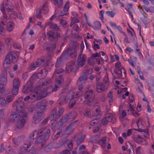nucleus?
<instances>
[{
    "mask_svg": "<svg viewBox=\"0 0 154 154\" xmlns=\"http://www.w3.org/2000/svg\"><path fill=\"white\" fill-rule=\"evenodd\" d=\"M42 111L40 112H37L34 114L33 116V122L35 124L39 123L42 120L41 118L42 116Z\"/></svg>",
    "mask_w": 154,
    "mask_h": 154,
    "instance_id": "nucleus-22",
    "label": "nucleus"
},
{
    "mask_svg": "<svg viewBox=\"0 0 154 154\" xmlns=\"http://www.w3.org/2000/svg\"><path fill=\"white\" fill-rule=\"evenodd\" d=\"M123 106H120L119 107V114L121 116L122 118L126 117L127 116V114L125 110H122Z\"/></svg>",
    "mask_w": 154,
    "mask_h": 154,
    "instance_id": "nucleus-45",
    "label": "nucleus"
},
{
    "mask_svg": "<svg viewBox=\"0 0 154 154\" xmlns=\"http://www.w3.org/2000/svg\"><path fill=\"white\" fill-rule=\"evenodd\" d=\"M101 26V25L99 21H96L94 23V25L92 26V27L94 29H99Z\"/></svg>",
    "mask_w": 154,
    "mask_h": 154,
    "instance_id": "nucleus-36",
    "label": "nucleus"
},
{
    "mask_svg": "<svg viewBox=\"0 0 154 154\" xmlns=\"http://www.w3.org/2000/svg\"><path fill=\"white\" fill-rule=\"evenodd\" d=\"M48 26L50 27L52 29H55L56 30H59L60 29L57 24L54 23L50 22L48 23Z\"/></svg>",
    "mask_w": 154,
    "mask_h": 154,
    "instance_id": "nucleus-40",
    "label": "nucleus"
},
{
    "mask_svg": "<svg viewBox=\"0 0 154 154\" xmlns=\"http://www.w3.org/2000/svg\"><path fill=\"white\" fill-rule=\"evenodd\" d=\"M105 118L108 122H111L112 120L113 117L110 113H107L105 116Z\"/></svg>",
    "mask_w": 154,
    "mask_h": 154,
    "instance_id": "nucleus-49",
    "label": "nucleus"
},
{
    "mask_svg": "<svg viewBox=\"0 0 154 154\" xmlns=\"http://www.w3.org/2000/svg\"><path fill=\"white\" fill-rule=\"evenodd\" d=\"M12 62L10 59L5 56V59L3 63V66L4 68L7 69L9 68L11 66V63Z\"/></svg>",
    "mask_w": 154,
    "mask_h": 154,
    "instance_id": "nucleus-28",
    "label": "nucleus"
},
{
    "mask_svg": "<svg viewBox=\"0 0 154 154\" xmlns=\"http://www.w3.org/2000/svg\"><path fill=\"white\" fill-rule=\"evenodd\" d=\"M45 62L44 59L40 58L38 59L37 61L32 63L30 65V68L31 70H35L37 67H38L42 64Z\"/></svg>",
    "mask_w": 154,
    "mask_h": 154,
    "instance_id": "nucleus-12",
    "label": "nucleus"
},
{
    "mask_svg": "<svg viewBox=\"0 0 154 154\" xmlns=\"http://www.w3.org/2000/svg\"><path fill=\"white\" fill-rule=\"evenodd\" d=\"M46 128L45 127H44L37 131L38 136H40L42 137L44 136V137L45 135L44 136H43V135L45 132H46L47 130L46 131Z\"/></svg>",
    "mask_w": 154,
    "mask_h": 154,
    "instance_id": "nucleus-34",
    "label": "nucleus"
},
{
    "mask_svg": "<svg viewBox=\"0 0 154 154\" xmlns=\"http://www.w3.org/2000/svg\"><path fill=\"white\" fill-rule=\"evenodd\" d=\"M86 59V56L84 54L79 55L78 57L77 65L79 67L83 66L85 63Z\"/></svg>",
    "mask_w": 154,
    "mask_h": 154,
    "instance_id": "nucleus-16",
    "label": "nucleus"
},
{
    "mask_svg": "<svg viewBox=\"0 0 154 154\" xmlns=\"http://www.w3.org/2000/svg\"><path fill=\"white\" fill-rule=\"evenodd\" d=\"M31 145V143L29 141H26L24 144L23 147L20 146L19 148L18 154H24V153L28 152L30 154H36V149L32 147L29 150L28 149Z\"/></svg>",
    "mask_w": 154,
    "mask_h": 154,
    "instance_id": "nucleus-4",
    "label": "nucleus"
},
{
    "mask_svg": "<svg viewBox=\"0 0 154 154\" xmlns=\"http://www.w3.org/2000/svg\"><path fill=\"white\" fill-rule=\"evenodd\" d=\"M14 27V23L11 21L9 22L7 24V30L9 32L12 31Z\"/></svg>",
    "mask_w": 154,
    "mask_h": 154,
    "instance_id": "nucleus-33",
    "label": "nucleus"
},
{
    "mask_svg": "<svg viewBox=\"0 0 154 154\" xmlns=\"http://www.w3.org/2000/svg\"><path fill=\"white\" fill-rule=\"evenodd\" d=\"M87 78L86 75H84L80 77L77 82V84H79L80 83L82 84L83 83V82L87 80Z\"/></svg>",
    "mask_w": 154,
    "mask_h": 154,
    "instance_id": "nucleus-43",
    "label": "nucleus"
},
{
    "mask_svg": "<svg viewBox=\"0 0 154 154\" xmlns=\"http://www.w3.org/2000/svg\"><path fill=\"white\" fill-rule=\"evenodd\" d=\"M43 147H44V150L45 152L48 153L50 152L53 148V144L52 143H50L48 145H46H46Z\"/></svg>",
    "mask_w": 154,
    "mask_h": 154,
    "instance_id": "nucleus-31",
    "label": "nucleus"
},
{
    "mask_svg": "<svg viewBox=\"0 0 154 154\" xmlns=\"http://www.w3.org/2000/svg\"><path fill=\"white\" fill-rule=\"evenodd\" d=\"M51 82L50 79L47 78L44 81H39L37 84L36 89L34 90V87L30 82H27L23 86L22 89L23 92L25 94H28L31 92H38L41 91V88L47 85Z\"/></svg>",
    "mask_w": 154,
    "mask_h": 154,
    "instance_id": "nucleus-2",
    "label": "nucleus"
},
{
    "mask_svg": "<svg viewBox=\"0 0 154 154\" xmlns=\"http://www.w3.org/2000/svg\"><path fill=\"white\" fill-rule=\"evenodd\" d=\"M70 95L68 94H67L66 97H65L64 96L61 97L58 100L59 104L61 105L63 103H67L68 102L69 103V97H70Z\"/></svg>",
    "mask_w": 154,
    "mask_h": 154,
    "instance_id": "nucleus-26",
    "label": "nucleus"
},
{
    "mask_svg": "<svg viewBox=\"0 0 154 154\" xmlns=\"http://www.w3.org/2000/svg\"><path fill=\"white\" fill-rule=\"evenodd\" d=\"M41 91H39V92H33L30 94L29 96L25 97L24 99V101H28L32 102L36 100H39L42 98L41 94Z\"/></svg>",
    "mask_w": 154,
    "mask_h": 154,
    "instance_id": "nucleus-6",
    "label": "nucleus"
},
{
    "mask_svg": "<svg viewBox=\"0 0 154 154\" xmlns=\"http://www.w3.org/2000/svg\"><path fill=\"white\" fill-rule=\"evenodd\" d=\"M64 70L63 69L61 68H60L57 69H56L55 70V72L54 74L53 75V76L54 77V76L55 73L59 74L60 73L63 72H64Z\"/></svg>",
    "mask_w": 154,
    "mask_h": 154,
    "instance_id": "nucleus-60",
    "label": "nucleus"
},
{
    "mask_svg": "<svg viewBox=\"0 0 154 154\" xmlns=\"http://www.w3.org/2000/svg\"><path fill=\"white\" fill-rule=\"evenodd\" d=\"M23 140V138L21 137H18L17 138H14L13 140V141L14 144L16 145H19Z\"/></svg>",
    "mask_w": 154,
    "mask_h": 154,
    "instance_id": "nucleus-38",
    "label": "nucleus"
},
{
    "mask_svg": "<svg viewBox=\"0 0 154 154\" xmlns=\"http://www.w3.org/2000/svg\"><path fill=\"white\" fill-rule=\"evenodd\" d=\"M8 4H9V6H8L6 4V7H7L6 10L8 12L12 11L14 8V6L12 5L11 3H8Z\"/></svg>",
    "mask_w": 154,
    "mask_h": 154,
    "instance_id": "nucleus-46",
    "label": "nucleus"
},
{
    "mask_svg": "<svg viewBox=\"0 0 154 154\" xmlns=\"http://www.w3.org/2000/svg\"><path fill=\"white\" fill-rule=\"evenodd\" d=\"M78 121L76 120L73 122L69 125L64 131V132H63L64 135H69L71 133L73 132L74 129L72 128V127Z\"/></svg>",
    "mask_w": 154,
    "mask_h": 154,
    "instance_id": "nucleus-19",
    "label": "nucleus"
},
{
    "mask_svg": "<svg viewBox=\"0 0 154 154\" xmlns=\"http://www.w3.org/2000/svg\"><path fill=\"white\" fill-rule=\"evenodd\" d=\"M93 94V92L91 90L87 91L85 92L84 95V98L86 100H88L87 104L88 105H92L94 101L93 100H90V99L91 97Z\"/></svg>",
    "mask_w": 154,
    "mask_h": 154,
    "instance_id": "nucleus-18",
    "label": "nucleus"
},
{
    "mask_svg": "<svg viewBox=\"0 0 154 154\" xmlns=\"http://www.w3.org/2000/svg\"><path fill=\"white\" fill-rule=\"evenodd\" d=\"M70 48H68L66 51L64 52L61 56L57 59L55 65L57 68L60 66V63L62 61V57L66 56H69L72 58H75L77 56L76 50L79 48V44L76 42L72 41L70 43Z\"/></svg>",
    "mask_w": 154,
    "mask_h": 154,
    "instance_id": "nucleus-3",
    "label": "nucleus"
},
{
    "mask_svg": "<svg viewBox=\"0 0 154 154\" xmlns=\"http://www.w3.org/2000/svg\"><path fill=\"white\" fill-rule=\"evenodd\" d=\"M22 97H20L15 103H13L12 106L16 107V110L18 112L11 114L9 118L11 122H16V127L20 129L24 127L26 122L27 114L26 112L23 110L24 106V103L22 101Z\"/></svg>",
    "mask_w": 154,
    "mask_h": 154,
    "instance_id": "nucleus-1",
    "label": "nucleus"
},
{
    "mask_svg": "<svg viewBox=\"0 0 154 154\" xmlns=\"http://www.w3.org/2000/svg\"><path fill=\"white\" fill-rule=\"evenodd\" d=\"M38 137L37 131L35 130L32 131L30 134L29 136V138L31 140H33L35 138L37 137Z\"/></svg>",
    "mask_w": 154,
    "mask_h": 154,
    "instance_id": "nucleus-42",
    "label": "nucleus"
},
{
    "mask_svg": "<svg viewBox=\"0 0 154 154\" xmlns=\"http://www.w3.org/2000/svg\"><path fill=\"white\" fill-rule=\"evenodd\" d=\"M64 80L63 76L60 75L56 80L55 84L58 85H60L63 82Z\"/></svg>",
    "mask_w": 154,
    "mask_h": 154,
    "instance_id": "nucleus-41",
    "label": "nucleus"
},
{
    "mask_svg": "<svg viewBox=\"0 0 154 154\" xmlns=\"http://www.w3.org/2000/svg\"><path fill=\"white\" fill-rule=\"evenodd\" d=\"M7 102L5 99L3 97H0V104L3 106H6Z\"/></svg>",
    "mask_w": 154,
    "mask_h": 154,
    "instance_id": "nucleus-57",
    "label": "nucleus"
},
{
    "mask_svg": "<svg viewBox=\"0 0 154 154\" xmlns=\"http://www.w3.org/2000/svg\"><path fill=\"white\" fill-rule=\"evenodd\" d=\"M116 70L115 72L117 74L119 78L125 79L126 77V71L125 69L122 67V65L120 61H119L115 64Z\"/></svg>",
    "mask_w": 154,
    "mask_h": 154,
    "instance_id": "nucleus-5",
    "label": "nucleus"
},
{
    "mask_svg": "<svg viewBox=\"0 0 154 154\" xmlns=\"http://www.w3.org/2000/svg\"><path fill=\"white\" fill-rule=\"evenodd\" d=\"M150 83L152 86H149V89L150 91H153L154 90V77L151 79Z\"/></svg>",
    "mask_w": 154,
    "mask_h": 154,
    "instance_id": "nucleus-52",
    "label": "nucleus"
},
{
    "mask_svg": "<svg viewBox=\"0 0 154 154\" xmlns=\"http://www.w3.org/2000/svg\"><path fill=\"white\" fill-rule=\"evenodd\" d=\"M47 101L45 99L43 100L38 103L36 105V107L38 109L41 110L42 112H43L45 109V107L47 106Z\"/></svg>",
    "mask_w": 154,
    "mask_h": 154,
    "instance_id": "nucleus-20",
    "label": "nucleus"
},
{
    "mask_svg": "<svg viewBox=\"0 0 154 154\" xmlns=\"http://www.w3.org/2000/svg\"><path fill=\"white\" fill-rule=\"evenodd\" d=\"M56 84L55 85L54 88H52L51 87L47 88H41V94L42 98L46 97L47 94L56 91L58 88V86ZM45 86H44V87Z\"/></svg>",
    "mask_w": 154,
    "mask_h": 154,
    "instance_id": "nucleus-9",
    "label": "nucleus"
},
{
    "mask_svg": "<svg viewBox=\"0 0 154 154\" xmlns=\"http://www.w3.org/2000/svg\"><path fill=\"white\" fill-rule=\"evenodd\" d=\"M51 131L49 129L47 130L45 134V137L38 136L36 139L35 143L36 144H41V146L43 147L46 145V140L48 139L50 135Z\"/></svg>",
    "mask_w": 154,
    "mask_h": 154,
    "instance_id": "nucleus-7",
    "label": "nucleus"
},
{
    "mask_svg": "<svg viewBox=\"0 0 154 154\" xmlns=\"http://www.w3.org/2000/svg\"><path fill=\"white\" fill-rule=\"evenodd\" d=\"M96 113L92 117H96V118H99L103 114V113L100 111V109L99 107L97 106L96 107Z\"/></svg>",
    "mask_w": 154,
    "mask_h": 154,
    "instance_id": "nucleus-29",
    "label": "nucleus"
},
{
    "mask_svg": "<svg viewBox=\"0 0 154 154\" xmlns=\"http://www.w3.org/2000/svg\"><path fill=\"white\" fill-rule=\"evenodd\" d=\"M13 86L19 88L20 84V79L18 78H15L13 82Z\"/></svg>",
    "mask_w": 154,
    "mask_h": 154,
    "instance_id": "nucleus-35",
    "label": "nucleus"
},
{
    "mask_svg": "<svg viewBox=\"0 0 154 154\" xmlns=\"http://www.w3.org/2000/svg\"><path fill=\"white\" fill-rule=\"evenodd\" d=\"M14 98V95H8L6 99V101L7 103H9L11 102Z\"/></svg>",
    "mask_w": 154,
    "mask_h": 154,
    "instance_id": "nucleus-55",
    "label": "nucleus"
},
{
    "mask_svg": "<svg viewBox=\"0 0 154 154\" xmlns=\"http://www.w3.org/2000/svg\"><path fill=\"white\" fill-rule=\"evenodd\" d=\"M135 107H130V111L133 113V116L135 117H137L140 116V114L137 113L134 109V108Z\"/></svg>",
    "mask_w": 154,
    "mask_h": 154,
    "instance_id": "nucleus-50",
    "label": "nucleus"
},
{
    "mask_svg": "<svg viewBox=\"0 0 154 154\" xmlns=\"http://www.w3.org/2000/svg\"><path fill=\"white\" fill-rule=\"evenodd\" d=\"M69 1H67L66 4L64 5V8L63 9V11L64 12H66L68 11L69 9Z\"/></svg>",
    "mask_w": 154,
    "mask_h": 154,
    "instance_id": "nucleus-58",
    "label": "nucleus"
},
{
    "mask_svg": "<svg viewBox=\"0 0 154 154\" xmlns=\"http://www.w3.org/2000/svg\"><path fill=\"white\" fill-rule=\"evenodd\" d=\"M18 90L19 88L13 86L12 92L13 94L16 95L18 94Z\"/></svg>",
    "mask_w": 154,
    "mask_h": 154,
    "instance_id": "nucleus-56",
    "label": "nucleus"
},
{
    "mask_svg": "<svg viewBox=\"0 0 154 154\" xmlns=\"http://www.w3.org/2000/svg\"><path fill=\"white\" fill-rule=\"evenodd\" d=\"M48 71L46 69H42L39 72L37 73L39 79H42L45 77L46 76Z\"/></svg>",
    "mask_w": 154,
    "mask_h": 154,
    "instance_id": "nucleus-27",
    "label": "nucleus"
},
{
    "mask_svg": "<svg viewBox=\"0 0 154 154\" xmlns=\"http://www.w3.org/2000/svg\"><path fill=\"white\" fill-rule=\"evenodd\" d=\"M55 2L54 4L55 5H57L58 7L59 8L63 4V0H54Z\"/></svg>",
    "mask_w": 154,
    "mask_h": 154,
    "instance_id": "nucleus-54",
    "label": "nucleus"
},
{
    "mask_svg": "<svg viewBox=\"0 0 154 154\" xmlns=\"http://www.w3.org/2000/svg\"><path fill=\"white\" fill-rule=\"evenodd\" d=\"M94 117H92V119H94L92 121L90 122V125H95L97 123V119L98 118H96V117H95V119L93 118Z\"/></svg>",
    "mask_w": 154,
    "mask_h": 154,
    "instance_id": "nucleus-64",
    "label": "nucleus"
},
{
    "mask_svg": "<svg viewBox=\"0 0 154 154\" xmlns=\"http://www.w3.org/2000/svg\"><path fill=\"white\" fill-rule=\"evenodd\" d=\"M102 56L103 57H101V59L102 61L105 62H107L109 60V58L108 56L103 51H100Z\"/></svg>",
    "mask_w": 154,
    "mask_h": 154,
    "instance_id": "nucleus-44",
    "label": "nucleus"
},
{
    "mask_svg": "<svg viewBox=\"0 0 154 154\" xmlns=\"http://www.w3.org/2000/svg\"><path fill=\"white\" fill-rule=\"evenodd\" d=\"M84 115L85 116L88 117L91 115V112L89 110L85 109L84 111Z\"/></svg>",
    "mask_w": 154,
    "mask_h": 154,
    "instance_id": "nucleus-61",
    "label": "nucleus"
},
{
    "mask_svg": "<svg viewBox=\"0 0 154 154\" xmlns=\"http://www.w3.org/2000/svg\"><path fill=\"white\" fill-rule=\"evenodd\" d=\"M133 140L137 143L143 145H147V142L145 139L141 137L138 134H135L133 137Z\"/></svg>",
    "mask_w": 154,
    "mask_h": 154,
    "instance_id": "nucleus-17",
    "label": "nucleus"
},
{
    "mask_svg": "<svg viewBox=\"0 0 154 154\" xmlns=\"http://www.w3.org/2000/svg\"><path fill=\"white\" fill-rule=\"evenodd\" d=\"M41 12H42L41 10L38 9H37L36 11V16L37 18L38 19L41 18L42 17V16L41 14Z\"/></svg>",
    "mask_w": 154,
    "mask_h": 154,
    "instance_id": "nucleus-53",
    "label": "nucleus"
},
{
    "mask_svg": "<svg viewBox=\"0 0 154 154\" xmlns=\"http://www.w3.org/2000/svg\"><path fill=\"white\" fill-rule=\"evenodd\" d=\"M127 90V88H126L119 89V90L117 91V94H119L124 92H125Z\"/></svg>",
    "mask_w": 154,
    "mask_h": 154,
    "instance_id": "nucleus-62",
    "label": "nucleus"
},
{
    "mask_svg": "<svg viewBox=\"0 0 154 154\" xmlns=\"http://www.w3.org/2000/svg\"><path fill=\"white\" fill-rule=\"evenodd\" d=\"M57 39H50V42L45 43L44 45V48L48 52H51L56 47L55 41Z\"/></svg>",
    "mask_w": 154,
    "mask_h": 154,
    "instance_id": "nucleus-10",
    "label": "nucleus"
},
{
    "mask_svg": "<svg viewBox=\"0 0 154 154\" xmlns=\"http://www.w3.org/2000/svg\"><path fill=\"white\" fill-rule=\"evenodd\" d=\"M13 63H16L17 61L18 56L16 53L13 51L9 52L6 56Z\"/></svg>",
    "mask_w": 154,
    "mask_h": 154,
    "instance_id": "nucleus-15",
    "label": "nucleus"
},
{
    "mask_svg": "<svg viewBox=\"0 0 154 154\" xmlns=\"http://www.w3.org/2000/svg\"><path fill=\"white\" fill-rule=\"evenodd\" d=\"M107 137H104L99 142V144L102 147L105 148L106 145Z\"/></svg>",
    "mask_w": 154,
    "mask_h": 154,
    "instance_id": "nucleus-37",
    "label": "nucleus"
},
{
    "mask_svg": "<svg viewBox=\"0 0 154 154\" xmlns=\"http://www.w3.org/2000/svg\"><path fill=\"white\" fill-rule=\"evenodd\" d=\"M70 94V97H69V107L70 108H72L75 105V100H74V98H78L82 96L83 94L82 92L79 91L78 92H73Z\"/></svg>",
    "mask_w": 154,
    "mask_h": 154,
    "instance_id": "nucleus-8",
    "label": "nucleus"
},
{
    "mask_svg": "<svg viewBox=\"0 0 154 154\" xmlns=\"http://www.w3.org/2000/svg\"><path fill=\"white\" fill-rule=\"evenodd\" d=\"M75 119V117L73 116L71 114H70L69 115H66L63 116L60 120L64 123L70 122Z\"/></svg>",
    "mask_w": 154,
    "mask_h": 154,
    "instance_id": "nucleus-23",
    "label": "nucleus"
},
{
    "mask_svg": "<svg viewBox=\"0 0 154 154\" xmlns=\"http://www.w3.org/2000/svg\"><path fill=\"white\" fill-rule=\"evenodd\" d=\"M106 14L109 16L111 17H113L115 14V13L113 11H107L106 12Z\"/></svg>",
    "mask_w": 154,
    "mask_h": 154,
    "instance_id": "nucleus-63",
    "label": "nucleus"
},
{
    "mask_svg": "<svg viewBox=\"0 0 154 154\" xmlns=\"http://www.w3.org/2000/svg\"><path fill=\"white\" fill-rule=\"evenodd\" d=\"M85 135H84L79 138H78L76 140V145L77 146H79L84 141L85 138Z\"/></svg>",
    "mask_w": 154,
    "mask_h": 154,
    "instance_id": "nucleus-39",
    "label": "nucleus"
},
{
    "mask_svg": "<svg viewBox=\"0 0 154 154\" xmlns=\"http://www.w3.org/2000/svg\"><path fill=\"white\" fill-rule=\"evenodd\" d=\"M61 134L62 135H64V134L63 133V129H61L60 130V131L58 132L56 134L52 135V137L53 140H56L57 139L58 137Z\"/></svg>",
    "mask_w": 154,
    "mask_h": 154,
    "instance_id": "nucleus-32",
    "label": "nucleus"
},
{
    "mask_svg": "<svg viewBox=\"0 0 154 154\" xmlns=\"http://www.w3.org/2000/svg\"><path fill=\"white\" fill-rule=\"evenodd\" d=\"M63 122L61 120L58 123L56 121H54L51 124V127L53 131H56L57 129H59L63 125Z\"/></svg>",
    "mask_w": 154,
    "mask_h": 154,
    "instance_id": "nucleus-25",
    "label": "nucleus"
},
{
    "mask_svg": "<svg viewBox=\"0 0 154 154\" xmlns=\"http://www.w3.org/2000/svg\"><path fill=\"white\" fill-rule=\"evenodd\" d=\"M61 37L59 31L54 32V38H57Z\"/></svg>",
    "mask_w": 154,
    "mask_h": 154,
    "instance_id": "nucleus-59",
    "label": "nucleus"
},
{
    "mask_svg": "<svg viewBox=\"0 0 154 154\" xmlns=\"http://www.w3.org/2000/svg\"><path fill=\"white\" fill-rule=\"evenodd\" d=\"M57 109L56 108H54L52 110V112L51 115L50 117L52 118L53 119L54 118V116H55V119H58L63 113L64 111V108H60L58 112H57Z\"/></svg>",
    "mask_w": 154,
    "mask_h": 154,
    "instance_id": "nucleus-11",
    "label": "nucleus"
},
{
    "mask_svg": "<svg viewBox=\"0 0 154 154\" xmlns=\"http://www.w3.org/2000/svg\"><path fill=\"white\" fill-rule=\"evenodd\" d=\"M78 66H76L74 61L70 62L67 64L66 70L67 73H69L72 71H75L79 69Z\"/></svg>",
    "mask_w": 154,
    "mask_h": 154,
    "instance_id": "nucleus-13",
    "label": "nucleus"
},
{
    "mask_svg": "<svg viewBox=\"0 0 154 154\" xmlns=\"http://www.w3.org/2000/svg\"><path fill=\"white\" fill-rule=\"evenodd\" d=\"M129 104L130 107H134L135 106V102L134 101V96L132 94H130L129 97Z\"/></svg>",
    "mask_w": 154,
    "mask_h": 154,
    "instance_id": "nucleus-30",
    "label": "nucleus"
},
{
    "mask_svg": "<svg viewBox=\"0 0 154 154\" xmlns=\"http://www.w3.org/2000/svg\"><path fill=\"white\" fill-rule=\"evenodd\" d=\"M37 78H38L37 73L34 74L30 77V81L29 82H30L32 84V83Z\"/></svg>",
    "mask_w": 154,
    "mask_h": 154,
    "instance_id": "nucleus-51",
    "label": "nucleus"
},
{
    "mask_svg": "<svg viewBox=\"0 0 154 154\" xmlns=\"http://www.w3.org/2000/svg\"><path fill=\"white\" fill-rule=\"evenodd\" d=\"M107 86L101 83H98L96 86V90L98 93H101L107 89Z\"/></svg>",
    "mask_w": 154,
    "mask_h": 154,
    "instance_id": "nucleus-24",
    "label": "nucleus"
},
{
    "mask_svg": "<svg viewBox=\"0 0 154 154\" xmlns=\"http://www.w3.org/2000/svg\"><path fill=\"white\" fill-rule=\"evenodd\" d=\"M7 83V76L6 74L0 77V93H2L5 91L4 84Z\"/></svg>",
    "mask_w": 154,
    "mask_h": 154,
    "instance_id": "nucleus-14",
    "label": "nucleus"
},
{
    "mask_svg": "<svg viewBox=\"0 0 154 154\" xmlns=\"http://www.w3.org/2000/svg\"><path fill=\"white\" fill-rule=\"evenodd\" d=\"M100 137L99 135H96L92 137L91 141L93 143H96L100 139Z\"/></svg>",
    "mask_w": 154,
    "mask_h": 154,
    "instance_id": "nucleus-47",
    "label": "nucleus"
},
{
    "mask_svg": "<svg viewBox=\"0 0 154 154\" xmlns=\"http://www.w3.org/2000/svg\"><path fill=\"white\" fill-rule=\"evenodd\" d=\"M95 59L91 56L88 59V63L90 65L93 66L94 64Z\"/></svg>",
    "mask_w": 154,
    "mask_h": 154,
    "instance_id": "nucleus-48",
    "label": "nucleus"
},
{
    "mask_svg": "<svg viewBox=\"0 0 154 154\" xmlns=\"http://www.w3.org/2000/svg\"><path fill=\"white\" fill-rule=\"evenodd\" d=\"M142 118H139L137 122V124L138 128V129H134V130L135 131H137L139 132H142L145 131V126L143 125L142 123Z\"/></svg>",
    "mask_w": 154,
    "mask_h": 154,
    "instance_id": "nucleus-21",
    "label": "nucleus"
}]
</instances>
